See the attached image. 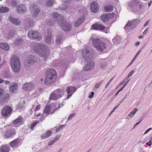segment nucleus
Segmentation results:
<instances>
[{
    "mask_svg": "<svg viewBox=\"0 0 152 152\" xmlns=\"http://www.w3.org/2000/svg\"><path fill=\"white\" fill-rule=\"evenodd\" d=\"M34 50L39 56L45 61L48 56L50 52L47 48L43 44H34Z\"/></svg>",
    "mask_w": 152,
    "mask_h": 152,
    "instance_id": "1",
    "label": "nucleus"
},
{
    "mask_svg": "<svg viewBox=\"0 0 152 152\" xmlns=\"http://www.w3.org/2000/svg\"><path fill=\"white\" fill-rule=\"evenodd\" d=\"M90 42L93 43L94 47L99 52H102L106 50V46L105 44L98 39L91 38L90 39Z\"/></svg>",
    "mask_w": 152,
    "mask_h": 152,
    "instance_id": "2",
    "label": "nucleus"
},
{
    "mask_svg": "<svg viewBox=\"0 0 152 152\" xmlns=\"http://www.w3.org/2000/svg\"><path fill=\"white\" fill-rule=\"evenodd\" d=\"M63 106V104L59 103H52L50 105H47L43 110V113L47 115L52 114L56 110Z\"/></svg>",
    "mask_w": 152,
    "mask_h": 152,
    "instance_id": "3",
    "label": "nucleus"
},
{
    "mask_svg": "<svg viewBox=\"0 0 152 152\" xmlns=\"http://www.w3.org/2000/svg\"><path fill=\"white\" fill-rule=\"evenodd\" d=\"M47 76L45 80L46 85L50 84L55 80L56 78V72L54 69H51L47 71Z\"/></svg>",
    "mask_w": 152,
    "mask_h": 152,
    "instance_id": "4",
    "label": "nucleus"
},
{
    "mask_svg": "<svg viewBox=\"0 0 152 152\" xmlns=\"http://www.w3.org/2000/svg\"><path fill=\"white\" fill-rule=\"evenodd\" d=\"M11 66L13 71L18 73L20 70V64L18 58L16 56H12L10 60Z\"/></svg>",
    "mask_w": 152,
    "mask_h": 152,
    "instance_id": "5",
    "label": "nucleus"
},
{
    "mask_svg": "<svg viewBox=\"0 0 152 152\" xmlns=\"http://www.w3.org/2000/svg\"><path fill=\"white\" fill-rule=\"evenodd\" d=\"M94 53V50L89 47H86L82 52V56L83 59L86 61L91 59Z\"/></svg>",
    "mask_w": 152,
    "mask_h": 152,
    "instance_id": "6",
    "label": "nucleus"
},
{
    "mask_svg": "<svg viewBox=\"0 0 152 152\" xmlns=\"http://www.w3.org/2000/svg\"><path fill=\"white\" fill-rule=\"evenodd\" d=\"M140 21V20L138 18L132 20H129L125 25L124 28L127 32H129L135 28Z\"/></svg>",
    "mask_w": 152,
    "mask_h": 152,
    "instance_id": "7",
    "label": "nucleus"
},
{
    "mask_svg": "<svg viewBox=\"0 0 152 152\" xmlns=\"http://www.w3.org/2000/svg\"><path fill=\"white\" fill-rule=\"evenodd\" d=\"M63 91L58 89L54 91L50 95L49 97L50 100L57 99L58 98L60 97L64 94Z\"/></svg>",
    "mask_w": 152,
    "mask_h": 152,
    "instance_id": "8",
    "label": "nucleus"
},
{
    "mask_svg": "<svg viewBox=\"0 0 152 152\" xmlns=\"http://www.w3.org/2000/svg\"><path fill=\"white\" fill-rule=\"evenodd\" d=\"M28 36L30 39H33L36 40H39L42 39V37L39 33L33 30L29 31Z\"/></svg>",
    "mask_w": 152,
    "mask_h": 152,
    "instance_id": "9",
    "label": "nucleus"
},
{
    "mask_svg": "<svg viewBox=\"0 0 152 152\" xmlns=\"http://www.w3.org/2000/svg\"><path fill=\"white\" fill-rule=\"evenodd\" d=\"M12 109L8 106L4 107L2 110L1 114L3 116H10L12 111Z\"/></svg>",
    "mask_w": 152,
    "mask_h": 152,
    "instance_id": "10",
    "label": "nucleus"
},
{
    "mask_svg": "<svg viewBox=\"0 0 152 152\" xmlns=\"http://www.w3.org/2000/svg\"><path fill=\"white\" fill-rule=\"evenodd\" d=\"M30 10L33 12V15L34 17H36L39 13V10L38 6L32 4L30 5Z\"/></svg>",
    "mask_w": 152,
    "mask_h": 152,
    "instance_id": "11",
    "label": "nucleus"
},
{
    "mask_svg": "<svg viewBox=\"0 0 152 152\" xmlns=\"http://www.w3.org/2000/svg\"><path fill=\"white\" fill-rule=\"evenodd\" d=\"M76 88L75 87L72 86L68 87L66 89V91L68 94L66 99H68L76 91Z\"/></svg>",
    "mask_w": 152,
    "mask_h": 152,
    "instance_id": "12",
    "label": "nucleus"
},
{
    "mask_svg": "<svg viewBox=\"0 0 152 152\" xmlns=\"http://www.w3.org/2000/svg\"><path fill=\"white\" fill-rule=\"evenodd\" d=\"M116 16V14L114 13L110 14H105L102 15L101 17L102 20L103 22H105L108 20L111 17Z\"/></svg>",
    "mask_w": 152,
    "mask_h": 152,
    "instance_id": "13",
    "label": "nucleus"
},
{
    "mask_svg": "<svg viewBox=\"0 0 152 152\" xmlns=\"http://www.w3.org/2000/svg\"><path fill=\"white\" fill-rule=\"evenodd\" d=\"M95 65L94 62L91 60L87 62L85 66L83 68L85 71H88L94 68Z\"/></svg>",
    "mask_w": 152,
    "mask_h": 152,
    "instance_id": "14",
    "label": "nucleus"
},
{
    "mask_svg": "<svg viewBox=\"0 0 152 152\" xmlns=\"http://www.w3.org/2000/svg\"><path fill=\"white\" fill-rule=\"evenodd\" d=\"M60 26L62 29L64 31H69L71 29V25L67 22H62L60 25Z\"/></svg>",
    "mask_w": 152,
    "mask_h": 152,
    "instance_id": "15",
    "label": "nucleus"
},
{
    "mask_svg": "<svg viewBox=\"0 0 152 152\" xmlns=\"http://www.w3.org/2000/svg\"><path fill=\"white\" fill-rule=\"evenodd\" d=\"M90 8L92 12H97L99 10V7L97 3L95 2H91L90 4Z\"/></svg>",
    "mask_w": 152,
    "mask_h": 152,
    "instance_id": "16",
    "label": "nucleus"
},
{
    "mask_svg": "<svg viewBox=\"0 0 152 152\" xmlns=\"http://www.w3.org/2000/svg\"><path fill=\"white\" fill-rule=\"evenodd\" d=\"M34 87L33 84L31 83H28L24 84L22 87V88L26 91H30L32 90Z\"/></svg>",
    "mask_w": 152,
    "mask_h": 152,
    "instance_id": "17",
    "label": "nucleus"
},
{
    "mask_svg": "<svg viewBox=\"0 0 152 152\" xmlns=\"http://www.w3.org/2000/svg\"><path fill=\"white\" fill-rule=\"evenodd\" d=\"M92 29L102 31L105 30V28L101 24L95 23L92 26Z\"/></svg>",
    "mask_w": 152,
    "mask_h": 152,
    "instance_id": "18",
    "label": "nucleus"
},
{
    "mask_svg": "<svg viewBox=\"0 0 152 152\" xmlns=\"http://www.w3.org/2000/svg\"><path fill=\"white\" fill-rule=\"evenodd\" d=\"M108 63V61L106 59L101 60L99 65V67L100 69L103 70L106 67Z\"/></svg>",
    "mask_w": 152,
    "mask_h": 152,
    "instance_id": "19",
    "label": "nucleus"
},
{
    "mask_svg": "<svg viewBox=\"0 0 152 152\" xmlns=\"http://www.w3.org/2000/svg\"><path fill=\"white\" fill-rule=\"evenodd\" d=\"M26 10V8L23 5L20 4L16 7V11L19 13H21L24 12Z\"/></svg>",
    "mask_w": 152,
    "mask_h": 152,
    "instance_id": "20",
    "label": "nucleus"
},
{
    "mask_svg": "<svg viewBox=\"0 0 152 152\" xmlns=\"http://www.w3.org/2000/svg\"><path fill=\"white\" fill-rule=\"evenodd\" d=\"M52 17L54 19L59 22L62 20L63 17L59 14L53 12L52 14Z\"/></svg>",
    "mask_w": 152,
    "mask_h": 152,
    "instance_id": "21",
    "label": "nucleus"
},
{
    "mask_svg": "<svg viewBox=\"0 0 152 152\" xmlns=\"http://www.w3.org/2000/svg\"><path fill=\"white\" fill-rule=\"evenodd\" d=\"M10 21L13 24L16 25H19L20 23V21L18 18H15L12 17H9V18Z\"/></svg>",
    "mask_w": 152,
    "mask_h": 152,
    "instance_id": "22",
    "label": "nucleus"
},
{
    "mask_svg": "<svg viewBox=\"0 0 152 152\" xmlns=\"http://www.w3.org/2000/svg\"><path fill=\"white\" fill-rule=\"evenodd\" d=\"M15 134V132L14 131L10 130L6 132L4 135V137L5 138L7 139L12 137Z\"/></svg>",
    "mask_w": 152,
    "mask_h": 152,
    "instance_id": "23",
    "label": "nucleus"
},
{
    "mask_svg": "<svg viewBox=\"0 0 152 152\" xmlns=\"http://www.w3.org/2000/svg\"><path fill=\"white\" fill-rule=\"evenodd\" d=\"M139 2L137 0H133L132 1L128 3V6L132 8H135L137 6Z\"/></svg>",
    "mask_w": 152,
    "mask_h": 152,
    "instance_id": "24",
    "label": "nucleus"
},
{
    "mask_svg": "<svg viewBox=\"0 0 152 152\" xmlns=\"http://www.w3.org/2000/svg\"><path fill=\"white\" fill-rule=\"evenodd\" d=\"M13 124L18 126L20 125L23 124L22 118L21 117H19L13 121Z\"/></svg>",
    "mask_w": 152,
    "mask_h": 152,
    "instance_id": "25",
    "label": "nucleus"
},
{
    "mask_svg": "<svg viewBox=\"0 0 152 152\" xmlns=\"http://www.w3.org/2000/svg\"><path fill=\"white\" fill-rule=\"evenodd\" d=\"M51 130H48L45 133L41 135L42 138L44 139L48 138L52 134V129Z\"/></svg>",
    "mask_w": 152,
    "mask_h": 152,
    "instance_id": "26",
    "label": "nucleus"
},
{
    "mask_svg": "<svg viewBox=\"0 0 152 152\" xmlns=\"http://www.w3.org/2000/svg\"><path fill=\"white\" fill-rule=\"evenodd\" d=\"M10 150V147L7 145H2L0 147V152H9Z\"/></svg>",
    "mask_w": 152,
    "mask_h": 152,
    "instance_id": "27",
    "label": "nucleus"
},
{
    "mask_svg": "<svg viewBox=\"0 0 152 152\" xmlns=\"http://www.w3.org/2000/svg\"><path fill=\"white\" fill-rule=\"evenodd\" d=\"M20 142V140L18 139H16L11 142L10 145L11 147H14L18 146Z\"/></svg>",
    "mask_w": 152,
    "mask_h": 152,
    "instance_id": "28",
    "label": "nucleus"
},
{
    "mask_svg": "<svg viewBox=\"0 0 152 152\" xmlns=\"http://www.w3.org/2000/svg\"><path fill=\"white\" fill-rule=\"evenodd\" d=\"M84 19V16H81L80 18H79L76 21L75 23V26L76 27L78 26L83 23Z\"/></svg>",
    "mask_w": 152,
    "mask_h": 152,
    "instance_id": "29",
    "label": "nucleus"
},
{
    "mask_svg": "<svg viewBox=\"0 0 152 152\" xmlns=\"http://www.w3.org/2000/svg\"><path fill=\"white\" fill-rule=\"evenodd\" d=\"M0 48L5 50H8L9 46L7 43L3 42L0 43Z\"/></svg>",
    "mask_w": 152,
    "mask_h": 152,
    "instance_id": "30",
    "label": "nucleus"
},
{
    "mask_svg": "<svg viewBox=\"0 0 152 152\" xmlns=\"http://www.w3.org/2000/svg\"><path fill=\"white\" fill-rule=\"evenodd\" d=\"M36 58L32 56H30L28 57V60L27 63L31 64H34L36 61Z\"/></svg>",
    "mask_w": 152,
    "mask_h": 152,
    "instance_id": "31",
    "label": "nucleus"
},
{
    "mask_svg": "<svg viewBox=\"0 0 152 152\" xmlns=\"http://www.w3.org/2000/svg\"><path fill=\"white\" fill-rule=\"evenodd\" d=\"M40 107H41V106L40 104H38L36 106V108L35 109V110L34 111V112H35L34 114H35V116H40V117H41L40 118V120L42 121L43 120L44 118H45V117H43V115H40V114L39 113L38 114H36V112L37 111H38L39 110V109L40 108Z\"/></svg>",
    "mask_w": 152,
    "mask_h": 152,
    "instance_id": "32",
    "label": "nucleus"
},
{
    "mask_svg": "<svg viewBox=\"0 0 152 152\" xmlns=\"http://www.w3.org/2000/svg\"><path fill=\"white\" fill-rule=\"evenodd\" d=\"M138 111V109L136 108L134 109L128 115V117L130 118H132L134 116L136 113Z\"/></svg>",
    "mask_w": 152,
    "mask_h": 152,
    "instance_id": "33",
    "label": "nucleus"
},
{
    "mask_svg": "<svg viewBox=\"0 0 152 152\" xmlns=\"http://www.w3.org/2000/svg\"><path fill=\"white\" fill-rule=\"evenodd\" d=\"M113 7L111 5H107L104 7V10L105 12H110L112 11Z\"/></svg>",
    "mask_w": 152,
    "mask_h": 152,
    "instance_id": "34",
    "label": "nucleus"
},
{
    "mask_svg": "<svg viewBox=\"0 0 152 152\" xmlns=\"http://www.w3.org/2000/svg\"><path fill=\"white\" fill-rule=\"evenodd\" d=\"M18 85L16 84H13L10 86V90L12 92H15L17 89Z\"/></svg>",
    "mask_w": 152,
    "mask_h": 152,
    "instance_id": "35",
    "label": "nucleus"
},
{
    "mask_svg": "<svg viewBox=\"0 0 152 152\" xmlns=\"http://www.w3.org/2000/svg\"><path fill=\"white\" fill-rule=\"evenodd\" d=\"M14 35V33L12 31L9 32L5 35V37L7 39L12 38Z\"/></svg>",
    "mask_w": 152,
    "mask_h": 152,
    "instance_id": "36",
    "label": "nucleus"
},
{
    "mask_svg": "<svg viewBox=\"0 0 152 152\" xmlns=\"http://www.w3.org/2000/svg\"><path fill=\"white\" fill-rule=\"evenodd\" d=\"M9 10V9L7 7H3L0 8V13L6 12Z\"/></svg>",
    "mask_w": 152,
    "mask_h": 152,
    "instance_id": "37",
    "label": "nucleus"
},
{
    "mask_svg": "<svg viewBox=\"0 0 152 152\" xmlns=\"http://www.w3.org/2000/svg\"><path fill=\"white\" fill-rule=\"evenodd\" d=\"M148 137H146L145 138H142L140 139L139 141V143H141L142 144H144L145 143L149 140Z\"/></svg>",
    "mask_w": 152,
    "mask_h": 152,
    "instance_id": "38",
    "label": "nucleus"
},
{
    "mask_svg": "<svg viewBox=\"0 0 152 152\" xmlns=\"http://www.w3.org/2000/svg\"><path fill=\"white\" fill-rule=\"evenodd\" d=\"M143 4H139V6L137 7H136V11L137 12H139L143 8Z\"/></svg>",
    "mask_w": 152,
    "mask_h": 152,
    "instance_id": "39",
    "label": "nucleus"
},
{
    "mask_svg": "<svg viewBox=\"0 0 152 152\" xmlns=\"http://www.w3.org/2000/svg\"><path fill=\"white\" fill-rule=\"evenodd\" d=\"M54 2V0H49L47 2L46 6L47 7H50L52 6Z\"/></svg>",
    "mask_w": 152,
    "mask_h": 152,
    "instance_id": "40",
    "label": "nucleus"
},
{
    "mask_svg": "<svg viewBox=\"0 0 152 152\" xmlns=\"http://www.w3.org/2000/svg\"><path fill=\"white\" fill-rule=\"evenodd\" d=\"M23 41V39L21 38H19L16 39L15 42V43L16 45H18Z\"/></svg>",
    "mask_w": 152,
    "mask_h": 152,
    "instance_id": "41",
    "label": "nucleus"
},
{
    "mask_svg": "<svg viewBox=\"0 0 152 152\" xmlns=\"http://www.w3.org/2000/svg\"><path fill=\"white\" fill-rule=\"evenodd\" d=\"M62 39L61 37H57L56 39V42L57 43L59 44L61 42Z\"/></svg>",
    "mask_w": 152,
    "mask_h": 152,
    "instance_id": "42",
    "label": "nucleus"
},
{
    "mask_svg": "<svg viewBox=\"0 0 152 152\" xmlns=\"http://www.w3.org/2000/svg\"><path fill=\"white\" fill-rule=\"evenodd\" d=\"M51 40V36L50 35H49L46 37V42L48 43H49Z\"/></svg>",
    "mask_w": 152,
    "mask_h": 152,
    "instance_id": "43",
    "label": "nucleus"
},
{
    "mask_svg": "<svg viewBox=\"0 0 152 152\" xmlns=\"http://www.w3.org/2000/svg\"><path fill=\"white\" fill-rule=\"evenodd\" d=\"M38 121H36V122H34L33 123H32L31 125V129L32 130H33V127L35 126L38 123Z\"/></svg>",
    "mask_w": 152,
    "mask_h": 152,
    "instance_id": "44",
    "label": "nucleus"
},
{
    "mask_svg": "<svg viewBox=\"0 0 152 152\" xmlns=\"http://www.w3.org/2000/svg\"><path fill=\"white\" fill-rule=\"evenodd\" d=\"M152 138H150V139L149 140V141L147 142L146 144L147 145H148L149 146H151L152 145Z\"/></svg>",
    "mask_w": 152,
    "mask_h": 152,
    "instance_id": "45",
    "label": "nucleus"
},
{
    "mask_svg": "<svg viewBox=\"0 0 152 152\" xmlns=\"http://www.w3.org/2000/svg\"><path fill=\"white\" fill-rule=\"evenodd\" d=\"M75 115V114H72L70 115L67 118V121L71 120Z\"/></svg>",
    "mask_w": 152,
    "mask_h": 152,
    "instance_id": "46",
    "label": "nucleus"
},
{
    "mask_svg": "<svg viewBox=\"0 0 152 152\" xmlns=\"http://www.w3.org/2000/svg\"><path fill=\"white\" fill-rule=\"evenodd\" d=\"M113 79V77L107 83L106 85L105 86V88H107L108 86L109 85L110 83L112 81Z\"/></svg>",
    "mask_w": 152,
    "mask_h": 152,
    "instance_id": "47",
    "label": "nucleus"
},
{
    "mask_svg": "<svg viewBox=\"0 0 152 152\" xmlns=\"http://www.w3.org/2000/svg\"><path fill=\"white\" fill-rule=\"evenodd\" d=\"M56 142L54 140H52L49 141L48 143V145H51L55 143Z\"/></svg>",
    "mask_w": 152,
    "mask_h": 152,
    "instance_id": "48",
    "label": "nucleus"
},
{
    "mask_svg": "<svg viewBox=\"0 0 152 152\" xmlns=\"http://www.w3.org/2000/svg\"><path fill=\"white\" fill-rule=\"evenodd\" d=\"M60 136L59 135H57L54 139V140L56 142L60 138Z\"/></svg>",
    "mask_w": 152,
    "mask_h": 152,
    "instance_id": "49",
    "label": "nucleus"
},
{
    "mask_svg": "<svg viewBox=\"0 0 152 152\" xmlns=\"http://www.w3.org/2000/svg\"><path fill=\"white\" fill-rule=\"evenodd\" d=\"M118 107V106H115L113 108L112 110L111 111V112L109 114V116L112 113L115 111V110Z\"/></svg>",
    "mask_w": 152,
    "mask_h": 152,
    "instance_id": "50",
    "label": "nucleus"
},
{
    "mask_svg": "<svg viewBox=\"0 0 152 152\" xmlns=\"http://www.w3.org/2000/svg\"><path fill=\"white\" fill-rule=\"evenodd\" d=\"M134 70H132L128 75V78L131 76L132 74L134 73Z\"/></svg>",
    "mask_w": 152,
    "mask_h": 152,
    "instance_id": "51",
    "label": "nucleus"
},
{
    "mask_svg": "<svg viewBox=\"0 0 152 152\" xmlns=\"http://www.w3.org/2000/svg\"><path fill=\"white\" fill-rule=\"evenodd\" d=\"M152 129V128H150L147 130L144 134V135H145L147 134Z\"/></svg>",
    "mask_w": 152,
    "mask_h": 152,
    "instance_id": "52",
    "label": "nucleus"
},
{
    "mask_svg": "<svg viewBox=\"0 0 152 152\" xmlns=\"http://www.w3.org/2000/svg\"><path fill=\"white\" fill-rule=\"evenodd\" d=\"M17 4V3L15 1H13L12 2V6L13 7H15Z\"/></svg>",
    "mask_w": 152,
    "mask_h": 152,
    "instance_id": "53",
    "label": "nucleus"
},
{
    "mask_svg": "<svg viewBox=\"0 0 152 152\" xmlns=\"http://www.w3.org/2000/svg\"><path fill=\"white\" fill-rule=\"evenodd\" d=\"M29 24L30 27L34 25V22L32 20L29 21Z\"/></svg>",
    "mask_w": 152,
    "mask_h": 152,
    "instance_id": "54",
    "label": "nucleus"
},
{
    "mask_svg": "<svg viewBox=\"0 0 152 152\" xmlns=\"http://www.w3.org/2000/svg\"><path fill=\"white\" fill-rule=\"evenodd\" d=\"M94 94V92L93 91L92 92L91 94L90 95H89L88 96V97L90 98H92L93 97Z\"/></svg>",
    "mask_w": 152,
    "mask_h": 152,
    "instance_id": "55",
    "label": "nucleus"
},
{
    "mask_svg": "<svg viewBox=\"0 0 152 152\" xmlns=\"http://www.w3.org/2000/svg\"><path fill=\"white\" fill-rule=\"evenodd\" d=\"M148 28H146L145 31H144V32L143 33V34L144 35H145L147 33L148 31Z\"/></svg>",
    "mask_w": 152,
    "mask_h": 152,
    "instance_id": "56",
    "label": "nucleus"
},
{
    "mask_svg": "<svg viewBox=\"0 0 152 152\" xmlns=\"http://www.w3.org/2000/svg\"><path fill=\"white\" fill-rule=\"evenodd\" d=\"M53 129H54V130H56L57 132H59L61 130L59 128V127H58L57 128H54Z\"/></svg>",
    "mask_w": 152,
    "mask_h": 152,
    "instance_id": "57",
    "label": "nucleus"
},
{
    "mask_svg": "<svg viewBox=\"0 0 152 152\" xmlns=\"http://www.w3.org/2000/svg\"><path fill=\"white\" fill-rule=\"evenodd\" d=\"M4 92V90L0 88V96L3 94Z\"/></svg>",
    "mask_w": 152,
    "mask_h": 152,
    "instance_id": "58",
    "label": "nucleus"
},
{
    "mask_svg": "<svg viewBox=\"0 0 152 152\" xmlns=\"http://www.w3.org/2000/svg\"><path fill=\"white\" fill-rule=\"evenodd\" d=\"M141 52V50H140L139 52L136 53L135 56H134L136 58H137V57L139 55L140 53Z\"/></svg>",
    "mask_w": 152,
    "mask_h": 152,
    "instance_id": "59",
    "label": "nucleus"
},
{
    "mask_svg": "<svg viewBox=\"0 0 152 152\" xmlns=\"http://www.w3.org/2000/svg\"><path fill=\"white\" fill-rule=\"evenodd\" d=\"M137 58H136L135 57H134V58H133L132 61L130 62V64H132L134 62V61Z\"/></svg>",
    "mask_w": 152,
    "mask_h": 152,
    "instance_id": "60",
    "label": "nucleus"
},
{
    "mask_svg": "<svg viewBox=\"0 0 152 152\" xmlns=\"http://www.w3.org/2000/svg\"><path fill=\"white\" fill-rule=\"evenodd\" d=\"M123 82H121L116 87V88H119L120 86H121L123 84Z\"/></svg>",
    "mask_w": 152,
    "mask_h": 152,
    "instance_id": "61",
    "label": "nucleus"
},
{
    "mask_svg": "<svg viewBox=\"0 0 152 152\" xmlns=\"http://www.w3.org/2000/svg\"><path fill=\"white\" fill-rule=\"evenodd\" d=\"M141 121H140L137 123L135 124L133 128L134 129L137 125H138L140 122Z\"/></svg>",
    "mask_w": 152,
    "mask_h": 152,
    "instance_id": "62",
    "label": "nucleus"
},
{
    "mask_svg": "<svg viewBox=\"0 0 152 152\" xmlns=\"http://www.w3.org/2000/svg\"><path fill=\"white\" fill-rule=\"evenodd\" d=\"M149 20H148L147 21H146L145 23V24H144V26H147L148 24L149 23Z\"/></svg>",
    "mask_w": 152,
    "mask_h": 152,
    "instance_id": "63",
    "label": "nucleus"
},
{
    "mask_svg": "<svg viewBox=\"0 0 152 152\" xmlns=\"http://www.w3.org/2000/svg\"><path fill=\"white\" fill-rule=\"evenodd\" d=\"M100 84L99 83H97L95 86V87L96 88H98L100 86Z\"/></svg>",
    "mask_w": 152,
    "mask_h": 152,
    "instance_id": "64",
    "label": "nucleus"
}]
</instances>
